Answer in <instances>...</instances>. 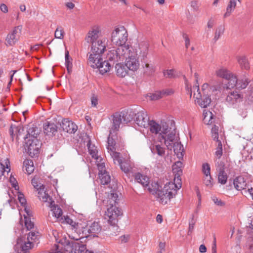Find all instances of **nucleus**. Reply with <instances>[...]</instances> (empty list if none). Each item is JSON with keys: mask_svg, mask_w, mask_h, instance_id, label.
Listing matches in <instances>:
<instances>
[{"mask_svg": "<svg viewBox=\"0 0 253 253\" xmlns=\"http://www.w3.org/2000/svg\"><path fill=\"white\" fill-rule=\"evenodd\" d=\"M194 97L195 102L202 108L207 107L211 102V99L209 96L202 95L200 91L199 86H193Z\"/></svg>", "mask_w": 253, "mask_h": 253, "instance_id": "nucleus-10", "label": "nucleus"}, {"mask_svg": "<svg viewBox=\"0 0 253 253\" xmlns=\"http://www.w3.org/2000/svg\"><path fill=\"white\" fill-rule=\"evenodd\" d=\"M102 35V28L99 25H95L92 26L88 31L85 37L86 42L88 43H91L99 40V38Z\"/></svg>", "mask_w": 253, "mask_h": 253, "instance_id": "nucleus-13", "label": "nucleus"}, {"mask_svg": "<svg viewBox=\"0 0 253 253\" xmlns=\"http://www.w3.org/2000/svg\"><path fill=\"white\" fill-rule=\"evenodd\" d=\"M64 31L61 26H57L54 33V37L56 39H63L64 37Z\"/></svg>", "mask_w": 253, "mask_h": 253, "instance_id": "nucleus-51", "label": "nucleus"}, {"mask_svg": "<svg viewBox=\"0 0 253 253\" xmlns=\"http://www.w3.org/2000/svg\"><path fill=\"white\" fill-rule=\"evenodd\" d=\"M204 184L208 187L211 188L212 186V178L211 175H205L204 178Z\"/></svg>", "mask_w": 253, "mask_h": 253, "instance_id": "nucleus-56", "label": "nucleus"}, {"mask_svg": "<svg viewBox=\"0 0 253 253\" xmlns=\"http://www.w3.org/2000/svg\"><path fill=\"white\" fill-rule=\"evenodd\" d=\"M23 165L28 174H30L34 171V163L32 160H25L23 162Z\"/></svg>", "mask_w": 253, "mask_h": 253, "instance_id": "nucleus-43", "label": "nucleus"}, {"mask_svg": "<svg viewBox=\"0 0 253 253\" xmlns=\"http://www.w3.org/2000/svg\"><path fill=\"white\" fill-rule=\"evenodd\" d=\"M162 97L166 96H169L173 93V90L172 89H166L161 91Z\"/></svg>", "mask_w": 253, "mask_h": 253, "instance_id": "nucleus-61", "label": "nucleus"}, {"mask_svg": "<svg viewBox=\"0 0 253 253\" xmlns=\"http://www.w3.org/2000/svg\"><path fill=\"white\" fill-rule=\"evenodd\" d=\"M161 91H157L153 93H149L147 97L150 100H157L162 98Z\"/></svg>", "mask_w": 253, "mask_h": 253, "instance_id": "nucleus-53", "label": "nucleus"}, {"mask_svg": "<svg viewBox=\"0 0 253 253\" xmlns=\"http://www.w3.org/2000/svg\"><path fill=\"white\" fill-rule=\"evenodd\" d=\"M4 165L1 163H0V177H1L4 173V172L8 173L10 170V162L8 159L4 160Z\"/></svg>", "mask_w": 253, "mask_h": 253, "instance_id": "nucleus-44", "label": "nucleus"}, {"mask_svg": "<svg viewBox=\"0 0 253 253\" xmlns=\"http://www.w3.org/2000/svg\"><path fill=\"white\" fill-rule=\"evenodd\" d=\"M195 224V222L194 221V220L193 219V217H192L191 220L190 221L189 223V228H188V235H190L192 234V233L194 230Z\"/></svg>", "mask_w": 253, "mask_h": 253, "instance_id": "nucleus-60", "label": "nucleus"}, {"mask_svg": "<svg viewBox=\"0 0 253 253\" xmlns=\"http://www.w3.org/2000/svg\"><path fill=\"white\" fill-rule=\"evenodd\" d=\"M137 50L132 46H126L123 60L127 69L131 72L137 71L140 66Z\"/></svg>", "mask_w": 253, "mask_h": 253, "instance_id": "nucleus-3", "label": "nucleus"}, {"mask_svg": "<svg viewBox=\"0 0 253 253\" xmlns=\"http://www.w3.org/2000/svg\"><path fill=\"white\" fill-rule=\"evenodd\" d=\"M150 132L154 134H158V138L164 140L165 146L168 150H173L174 153L179 157L183 152V146L178 141L176 135V130L171 123L170 126L166 122H161L160 124L154 120H151L149 124Z\"/></svg>", "mask_w": 253, "mask_h": 253, "instance_id": "nucleus-1", "label": "nucleus"}, {"mask_svg": "<svg viewBox=\"0 0 253 253\" xmlns=\"http://www.w3.org/2000/svg\"><path fill=\"white\" fill-rule=\"evenodd\" d=\"M135 180L144 187L148 186L149 183V178L146 175H142L140 173L135 174Z\"/></svg>", "mask_w": 253, "mask_h": 253, "instance_id": "nucleus-32", "label": "nucleus"}, {"mask_svg": "<svg viewBox=\"0 0 253 253\" xmlns=\"http://www.w3.org/2000/svg\"><path fill=\"white\" fill-rule=\"evenodd\" d=\"M244 97L243 94L237 90L230 91L227 95L225 102L229 106H233L242 101Z\"/></svg>", "mask_w": 253, "mask_h": 253, "instance_id": "nucleus-15", "label": "nucleus"}, {"mask_svg": "<svg viewBox=\"0 0 253 253\" xmlns=\"http://www.w3.org/2000/svg\"><path fill=\"white\" fill-rule=\"evenodd\" d=\"M244 194H249L253 200V187L250 186V185H249L247 189L245 190Z\"/></svg>", "mask_w": 253, "mask_h": 253, "instance_id": "nucleus-62", "label": "nucleus"}, {"mask_svg": "<svg viewBox=\"0 0 253 253\" xmlns=\"http://www.w3.org/2000/svg\"><path fill=\"white\" fill-rule=\"evenodd\" d=\"M212 200L214 202V203L219 206H223L224 205V203L222 202L221 200L218 199L216 197H212Z\"/></svg>", "mask_w": 253, "mask_h": 253, "instance_id": "nucleus-63", "label": "nucleus"}, {"mask_svg": "<svg viewBox=\"0 0 253 253\" xmlns=\"http://www.w3.org/2000/svg\"><path fill=\"white\" fill-rule=\"evenodd\" d=\"M215 166H216V170L218 172H225V165L223 162L219 161H218L216 163Z\"/></svg>", "mask_w": 253, "mask_h": 253, "instance_id": "nucleus-57", "label": "nucleus"}, {"mask_svg": "<svg viewBox=\"0 0 253 253\" xmlns=\"http://www.w3.org/2000/svg\"><path fill=\"white\" fill-rule=\"evenodd\" d=\"M44 187L43 185H41L39 187V191H38V197L39 199L44 202H46L48 200H50L48 194L44 190Z\"/></svg>", "mask_w": 253, "mask_h": 253, "instance_id": "nucleus-39", "label": "nucleus"}, {"mask_svg": "<svg viewBox=\"0 0 253 253\" xmlns=\"http://www.w3.org/2000/svg\"><path fill=\"white\" fill-rule=\"evenodd\" d=\"M236 5V0H230L226 7V12L224 14V17H229L232 12L235 10Z\"/></svg>", "mask_w": 253, "mask_h": 253, "instance_id": "nucleus-36", "label": "nucleus"}, {"mask_svg": "<svg viewBox=\"0 0 253 253\" xmlns=\"http://www.w3.org/2000/svg\"><path fill=\"white\" fill-rule=\"evenodd\" d=\"M155 188L149 190L153 194L155 193L157 201L162 205H166L177 194V190L181 187V180L176 179L174 182H167L162 190H159V185L155 183Z\"/></svg>", "mask_w": 253, "mask_h": 253, "instance_id": "nucleus-2", "label": "nucleus"}, {"mask_svg": "<svg viewBox=\"0 0 253 253\" xmlns=\"http://www.w3.org/2000/svg\"><path fill=\"white\" fill-rule=\"evenodd\" d=\"M102 227L99 222L94 221L88 227V232L94 237H97V235L100 233Z\"/></svg>", "mask_w": 253, "mask_h": 253, "instance_id": "nucleus-26", "label": "nucleus"}, {"mask_svg": "<svg viewBox=\"0 0 253 253\" xmlns=\"http://www.w3.org/2000/svg\"><path fill=\"white\" fill-rule=\"evenodd\" d=\"M100 182L103 185L107 184L110 181V176L107 172L99 173Z\"/></svg>", "mask_w": 253, "mask_h": 253, "instance_id": "nucleus-48", "label": "nucleus"}, {"mask_svg": "<svg viewBox=\"0 0 253 253\" xmlns=\"http://www.w3.org/2000/svg\"><path fill=\"white\" fill-rule=\"evenodd\" d=\"M25 148L31 157L37 156L40 152L41 143L37 138L33 139H25Z\"/></svg>", "mask_w": 253, "mask_h": 253, "instance_id": "nucleus-9", "label": "nucleus"}, {"mask_svg": "<svg viewBox=\"0 0 253 253\" xmlns=\"http://www.w3.org/2000/svg\"><path fill=\"white\" fill-rule=\"evenodd\" d=\"M127 38V32L124 26H116L111 32V41L113 44L119 47L129 46L128 44H125Z\"/></svg>", "mask_w": 253, "mask_h": 253, "instance_id": "nucleus-5", "label": "nucleus"}, {"mask_svg": "<svg viewBox=\"0 0 253 253\" xmlns=\"http://www.w3.org/2000/svg\"><path fill=\"white\" fill-rule=\"evenodd\" d=\"M117 139V132L110 131V134L108 137L107 149L108 152H112V151H116L117 145L116 141Z\"/></svg>", "mask_w": 253, "mask_h": 253, "instance_id": "nucleus-17", "label": "nucleus"}, {"mask_svg": "<svg viewBox=\"0 0 253 253\" xmlns=\"http://www.w3.org/2000/svg\"><path fill=\"white\" fill-rule=\"evenodd\" d=\"M10 182L11 183L12 186L15 188L16 190H18L19 189V186L17 184V182L14 177H11L10 178Z\"/></svg>", "mask_w": 253, "mask_h": 253, "instance_id": "nucleus-64", "label": "nucleus"}, {"mask_svg": "<svg viewBox=\"0 0 253 253\" xmlns=\"http://www.w3.org/2000/svg\"><path fill=\"white\" fill-rule=\"evenodd\" d=\"M134 121L138 126L143 128H147L151 121L147 112L144 111H141L135 114Z\"/></svg>", "mask_w": 253, "mask_h": 253, "instance_id": "nucleus-14", "label": "nucleus"}, {"mask_svg": "<svg viewBox=\"0 0 253 253\" xmlns=\"http://www.w3.org/2000/svg\"><path fill=\"white\" fill-rule=\"evenodd\" d=\"M227 175L225 172H218V181L221 184H225L227 180Z\"/></svg>", "mask_w": 253, "mask_h": 253, "instance_id": "nucleus-55", "label": "nucleus"}, {"mask_svg": "<svg viewBox=\"0 0 253 253\" xmlns=\"http://www.w3.org/2000/svg\"><path fill=\"white\" fill-rule=\"evenodd\" d=\"M96 68L99 70L101 74L103 75L110 71L111 66L108 61L104 60V61H101L98 67H96Z\"/></svg>", "mask_w": 253, "mask_h": 253, "instance_id": "nucleus-30", "label": "nucleus"}, {"mask_svg": "<svg viewBox=\"0 0 253 253\" xmlns=\"http://www.w3.org/2000/svg\"><path fill=\"white\" fill-rule=\"evenodd\" d=\"M164 145H165L164 140L157 139L151 145L150 148L153 154H157L161 157H165L166 156V149Z\"/></svg>", "mask_w": 253, "mask_h": 253, "instance_id": "nucleus-11", "label": "nucleus"}, {"mask_svg": "<svg viewBox=\"0 0 253 253\" xmlns=\"http://www.w3.org/2000/svg\"><path fill=\"white\" fill-rule=\"evenodd\" d=\"M119 201V196L117 192L112 191L108 195L107 200H103L104 203L107 205V206H116V204L118 203Z\"/></svg>", "mask_w": 253, "mask_h": 253, "instance_id": "nucleus-21", "label": "nucleus"}, {"mask_svg": "<svg viewBox=\"0 0 253 253\" xmlns=\"http://www.w3.org/2000/svg\"><path fill=\"white\" fill-rule=\"evenodd\" d=\"M119 166L122 170L126 173H128L132 169V166L129 160L123 161Z\"/></svg>", "mask_w": 253, "mask_h": 253, "instance_id": "nucleus-41", "label": "nucleus"}, {"mask_svg": "<svg viewBox=\"0 0 253 253\" xmlns=\"http://www.w3.org/2000/svg\"><path fill=\"white\" fill-rule=\"evenodd\" d=\"M21 130H23V127L11 125L9 128V133L11 138L13 139L14 137L16 135L17 131H20Z\"/></svg>", "mask_w": 253, "mask_h": 253, "instance_id": "nucleus-52", "label": "nucleus"}, {"mask_svg": "<svg viewBox=\"0 0 253 253\" xmlns=\"http://www.w3.org/2000/svg\"><path fill=\"white\" fill-rule=\"evenodd\" d=\"M96 163L99 170V173L106 172L105 169V163L102 158L101 161L100 160H96Z\"/></svg>", "mask_w": 253, "mask_h": 253, "instance_id": "nucleus-54", "label": "nucleus"}, {"mask_svg": "<svg viewBox=\"0 0 253 253\" xmlns=\"http://www.w3.org/2000/svg\"><path fill=\"white\" fill-rule=\"evenodd\" d=\"M249 83V81L247 78L242 79L239 80L238 79L237 88L238 89H244L245 88Z\"/></svg>", "mask_w": 253, "mask_h": 253, "instance_id": "nucleus-50", "label": "nucleus"}, {"mask_svg": "<svg viewBox=\"0 0 253 253\" xmlns=\"http://www.w3.org/2000/svg\"><path fill=\"white\" fill-rule=\"evenodd\" d=\"M61 223H67L71 225L73 229H76L78 227V224L74 222L72 219H71L68 216H64V217H61L60 220Z\"/></svg>", "mask_w": 253, "mask_h": 253, "instance_id": "nucleus-45", "label": "nucleus"}, {"mask_svg": "<svg viewBox=\"0 0 253 253\" xmlns=\"http://www.w3.org/2000/svg\"><path fill=\"white\" fill-rule=\"evenodd\" d=\"M137 51L142 59L146 58L148 53V44L146 42L140 43L139 45V50Z\"/></svg>", "mask_w": 253, "mask_h": 253, "instance_id": "nucleus-33", "label": "nucleus"}, {"mask_svg": "<svg viewBox=\"0 0 253 253\" xmlns=\"http://www.w3.org/2000/svg\"><path fill=\"white\" fill-rule=\"evenodd\" d=\"M115 69L117 76L120 78L126 77L128 74V71H129L125 64H124L122 63L116 64Z\"/></svg>", "mask_w": 253, "mask_h": 253, "instance_id": "nucleus-25", "label": "nucleus"}, {"mask_svg": "<svg viewBox=\"0 0 253 253\" xmlns=\"http://www.w3.org/2000/svg\"><path fill=\"white\" fill-rule=\"evenodd\" d=\"M22 26H18L13 28L12 31L7 36L6 39L7 45L12 46L18 42Z\"/></svg>", "mask_w": 253, "mask_h": 253, "instance_id": "nucleus-16", "label": "nucleus"}, {"mask_svg": "<svg viewBox=\"0 0 253 253\" xmlns=\"http://www.w3.org/2000/svg\"><path fill=\"white\" fill-rule=\"evenodd\" d=\"M235 188L238 190L242 191L243 194L244 193L245 190H246L249 185L247 183L244 178L242 176H239L236 178L233 182Z\"/></svg>", "mask_w": 253, "mask_h": 253, "instance_id": "nucleus-20", "label": "nucleus"}, {"mask_svg": "<svg viewBox=\"0 0 253 253\" xmlns=\"http://www.w3.org/2000/svg\"><path fill=\"white\" fill-rule=\"evenodd\" d=\"M61 127L64 131L70 133H75L78 129L77 126L68 119L63 120Z\"/></svg>", "mask_w": 253, "mask_h": 253, "instance_id": "nucleus-18", "label": "nucleus"}, {"mask_svg": "<svg viewBox=\"0 0 253 253\" xmlns=\"http://www.w3.org/2000/svg\"><path fill=\"white\" fill-rule=\"evenodd\" d=\"M87 146L88 147L89 153L90 155H91L92 157L94 158L95 160H100L101 161V158L98 156L97 154L98 151L94 145L92 144L90 142V141H88L87 144Z\"/></svg>", "mask_w": 253, "mask_h": 253, "instance_id": "nucleus-34", "label": "nucleus"}, {"mask_svg": "<svg viewBox=\"0 0 253 253\" xmlns=\"http://www.w3.org/2000/svg\"><path fill=\"white\" fill-rule=\"evenodd\" d=\"M211 134L213 139L217 143V147L215 152V156L219 159L222 155V141L224 140L223 132L222 129H219L218 126H214L211 128Z\"/></svg>", "mask_w": 253, "mask_h": 253, "instance_id": "nucleus-7", "label": "nucleus"}, {"mask_svg": "<svg viewBox=\"0 0 253 253\" xmlns=\"http://www.w3.org/2000/svg\"><path fill=\"white\" fill-rule=\"evenodd\" d=\"M120 114L123 119L124 124L129 123L133 119L134 115V113L132 111L122 112Z\"/></svg>", "mask_w": 253, "mask_h": 253, "instance_id": "nucleus-37", "label": "nucleus"}, {"mask_svg": "<svg viewBox=\"0 0 253 253\" xmlns=\"http://www.w3.org/2000/svg\"><path fill=\"white\" fill-rule=\"evenodd\" d=\"M203 122L205 124L211 125L212 123L213 115L212 113L207 110L203 111Z\"/></svg>", "mask_w": 253, "mask_h": 253, "instance_id": "nucleus-40", "label": "nucleus"}, {"mask_svg": "<svg viewBox=\"0 0 253 253\" xmlns=\"http://www.w3.org/2000/svg\"><path fill=\"white\" fill-rule=\"evenodd\" d=\"M238 63L242 69L248 70L250 69V64L245 56L241 55L237 57Z\"/></svg>", "mask_w": 253, "mask_h": 253, "instance_id": "nucleus-35", "label": "nucleus"}, {"mask_svg": "<svg viewBox=\"0 0 253 253\" xmlns=\"http://www.w3.org/2000/svg\"><path fill=\"white\" fill-rule=\"evenodd\" d=\"M143 70L144 74L147 76L152 75L156 71V67L153 64L145 63L143 65Z\"/></svg>", "mask_w": 253, "mask_h": 253, "instance_id": "nucleus-38", "label": "nucleus"}, {"mask_svg": "<svg viewBox=\"0 0 253 253\" xmlns=\"http://www.w3.org/2000/svg\"><path fill=\"white\" fill-rule=\"evenodd\" d=\"M123 123V119L120 114H116L113 115V126L110 130L112 132L116 131L119 129L120 126Z\"/></svg>", "mask_w": 253, "mask_h": 253, "instance_id": "nucleus-27", "label": "nucleus"}, {"mask_svg": "<svg viewBox=\"0 0 253 253\" xmlns=\"http://www.w3.org/2000/svg\"><path fill=\"white\" fill-rule=\"evenodd\" d=\"M126 46H120L117 48L109 50L106 54L107 61L116 62L123 61V57L126 49Z\"/></svg>", "mask_w": 253, "mask_h": 253, "instance_id": "nucleus-8", "label": "nucleus"}, {"mask_svg": "<svg viewBox=\"0 0 253 253\" xmlns=\"http://www.w3.org/2000/svg\"><path fill=\"white\" fill-rule=\"evenodd\" d=\"M102 54H98L97 53L91 52L88 59V64L93 68H96L98 67V65L101 61L102 58H101Z\"/></svg>", "mask_w": 253, "mask_h": 253, "instance_id": "nucleus-19", "label": "nucleus"}, {"mask_svg": "<svg viewBox=\"0 0 253 253\" xmlns=\"http://www.w3.org/2000/svg\"><path fill=\"white\" fill-rule=\"evenodd\" d=\"M24 210L26 213V215H24L25 226L27 230H30L34 227V222L31 220V217L32 216V212L27 207L24 208Z\"/></svg>", "mask_w": 253, "mask_h": 253, "instance_id": "nucleus-23", "label": "nucleus"}, {"mask_svg": "<svg viewBox=\"0 0 253 253\" xmlns=\"http://www.w3.org/2000/svg\"><path fill=\"white\" fill-rule=\"evenodd\" d=\"M111 158L113 159L114 164H118L119 165L123 162L120 156V153L116 152V151H112V152H108Z\"/></svg>", "mask_w": 253, "mask_h": 253, "instance_id": "nucleus-46", "label": "nucleus"}, {"mask_svg": "<svg viewBox=\"0 0 253 253\" xmlns=\"http://www.w3.org/2000/svg\"><path fill=\"white\" fill-rule=\"evenodd\" d=\"M57 126L53 123L46 122L43 125V129L45 133L48 135L53 134L57 131Z\"/></svg>", "mask_w": 253, "mask_h": 253, "instance_id": "nucleus-28", "label": "nucleus"}, {"mask_svg": "<svg viewBox=\"0 0 253 253\" xmlns=\"http://www.w3.org/2000/svg\"><path fill=\"white\" fill-rule=\"evenodd\" d=\"M108 40L106 37L100 38L98 41H96L91 43V52L97 53L98 54H102L105 50L108 45Z\"/></svg>", "mask_w": 253, "mask_h": 253, "instance_id": "nucleus-12", "label": "nucleus"}, {"mask_svg": "<svg viewBox=\"0 0 253 253\" xmlns=\"http://www.w3.org/2000/svg\"><path fill=\"white\" fill-rule=\"evenodd\" d=\"M182 165L183 164L180 161H177L172 165V172L174 174V180H176V179L181 180L180 176L182 173Z\"/></svg>", "mask_w": 253, "mask_h": 253, "instance_id": "nucleus-24", "label": "nucleus"}, {"mask_svg": "<svg viewBox=\"0 0 253 253\" xmlns=\"http://www.w3.org/2000/svg\"><path fill=\"white\" fill-rule=\"evenodd\" d=\"M225 80L227 81V83L224 85L225 88L232 89L237 87L238 78L235 74L231 72L230 74V76L227 78H226Z\"/></svg>", "mask_w": 253, "mask_h": 253, "instance_id": "nucleus-22", "label": "nucleus"}, {"mask_svg": "<svg viewBox=\"0 0 253 253\" xmlns=\"http://www.w3.org/2000/svg\"><path fill=\"white\" fill-rule=\"evenodd\" d=\"M231 73V72L229 71L226 68L221 66L215 70V75L217 77L226 79V78H227L230 76Z\"/></svg>", "mask_w": 253, "mask_h": 253, "instance_id": "nucleus-29", "label": "nucleus"}, {"mask_svg": "<svg viewBox=\"0 0 253 253\" xmlns=\"http://www.w3.org/2000/svg\"><path fill=\"white\" fill-rule=\"evenodd\" d=\"M38 232H30L26 238L22 237L17 239V244L15 246V250L18 252L19 250L26 253L27 251L31 249L34 246L38 237Z\"/></svg>", "mask_w": 253, "mask_h": 253, "instance_id": "nucleus-4", "label": "nucleus"}, {"mask_svg": "<svg viewBox=\"0 0 253 253\" xmlns=\"http://www.w3.org/2000/svg\"><path fill=\"white\" fill-rule=\"evenodd\" d=\"M202 171L205 175H211V168L208 163H205L202 166Z\"/></svg>", "mask_w": 253, "mask_h": 253, "instance_id": "nucleus-59", "label": "nucleus"}, {"mask_svg": "<svg viewBox=\"0 0 253 253\" xmlns=\"http://www.w3.org/2000/svg\"><path fill=\"white\" fill-rule=\"evenodd\" d=\"M52 203H54V201L51 202L49 205L52 212V215L59 221L62 217V211L58 206L52 205Z\"/></svg>", "mask_w": 253, "mask_h": 253, "instance_id": "nucleus-31", "label": "nucleus"}, {"mask_svg": "<svg viewBox=\"0 0 253 253\" xmlns=\"http://www.w3.org/2000/svg\"><path fill=\"white\" fill-rule=\"evenodd\" d=\"M72 246L75 250V253H82L86 251V246L85 245L81 244L79 242H75Z\"/></svg>", "mask_w": 253, "mask_h": 253, "instance_id": "nucleus-47", "label": "nucleus"}, {"mask_svg": "<svg viewBox=\"0 0 253 253\" xmlns=\"http://www.w3.org/2000/svg\"><path fill=\"white\" fill-rule=\"evenodd\" d=\"M122 215V211L117 206H110L108 207L105 211L104 215L105 219L107 221L108 223L111 225V228L117 231L119 227L117 225L118 217Z\"/></svg>", "mask_w": 253, "mask_h": 253, "instance_id": "nucleus-6", "label": "nucleus"}, {"mask_svg": "<svg viewBox=\"0 0 253 253\" xmlns=\"http://www.w3.org/2000/svg\"><path fill=\"white\" fill-rule=\"evenodd\" d=\"M225 28L223 26H219L215 30L214 33V37L213 40L215 42H216L223 34L224 32Z\"/></svg>", "mask_w": 253, "mask_h": 253, "instance_id": "nucleus-49", "label": "nucleus"}, {"mask_svg": "<svg viewBox=\"0 0 253 253\" xmlns=\"http://www.w3.org/2000/svg\"><path fill=\"white\" fill-rule=\"evenodd\" d=\"M39 133V132L37 128L30 127L27 130V134H26L25 139H33V137L34 138H37Z\"/></svg>", "mask_w": 253, "mask_h": 253, "instance_id": "nucleus-42", "label": "nucleus"}, {"mask_svg": "<svg viewBox=\"0 0 253 253\" xmlns=\"http://www.w3.org/2000/svg\"><path fill=\"white\" fill-rule=\"evenodd\" d=\"M163 74L166 78H171L175 76V71L173 69L165 70L164 71Z\"/></svg>", "mask_w": 253, "mask_h": 253, "instance_id": "nucleus-58", "label": "nucleus"}]
</instances>
